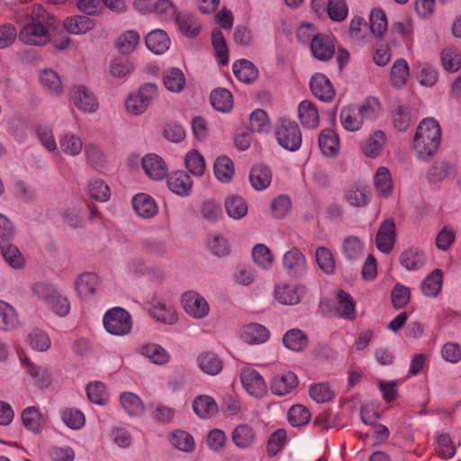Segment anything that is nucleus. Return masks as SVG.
<instances>
[{
  "mask_svg": "<svg viewBox=\"0 0 461 461\" xmlns=\"http://www.w3.org/2000/svg\"><path fill=\"white\" fill-rule=\"evenodd\" d=\"M441 141L439 123L433 118H426L419 124L414 138L413 148L420 159H429L438 150Z\"/></svg>",
  "mask_w": 461,
  "mask_h": 461,
  "instance_id": "f257e3e1",
  "label": "nucleus"
},
{
  "mask_svg": "<svg viewBox=\"0 0 461 461\" xmlns=\"http://www.w3.org/2000/svg\"><path fill=\"white\" fill-rule=\"evenodd\" d=\"M56 19L41 5L34 6L31 23L23 25L19 32V39L26 44L42 45L46 41L42 37L47 36L48 29L54 28Z\"/></svg>",
  "mask_w": 461,
  "mask_h": 461,
  "instance_id": "f03ea898",
  "label": "nucleus"
},
{
  "mask_svg": "<svg viewBox=\"0 0 461 461\" xmlns=\"http://www.w3.org/2000/svg\"><path fill=\"white\" fill-rule=\"evenodd\" d=\"M278 144L286 150L296 151L302 144V132L298 124L288 119H280L276 126Z\"/></svg>",
  "mask_w": 461,
  "mask_h": 461,
  "instance_id": "7ed1b4c3",
  "label": "nucleus"
},
{
  "mask_svg": "<svg viewBox=\"0 0 461 461\" xmlns=\"http://www.w3.org/2000/svg\"><path fill=\"white\" fill-rule=\"evenodd\" d=\"M103 323L106 331L114 336H124L132 329L131 314L121 307L108 310L104 317Z\"/></svg>",
  "mask_w": 461,
  "mask_h": 461,
  "instance_id": "20e7f679",
  "label": "nucleus"
},
{
  "mask_svg": "<svg viewBox=\"0 0 461 461\" xmlns=\"http://www.w3.org/2000/svg\"><path fill=\"white\" fill-rule=\"evenodd\" d=\"M185 312L194 319H203L208 315L210 306L205 298L195 291H187L181 296Z\"/></svg>",
  "mask_w": 461,
  "mask_h": 461,
  "instance_id": "39448f33",
  "label": "nucleus"
},
{
  "mask_svg": "<svg viewBox=\"0 0 461 461\" xmlns=\"http://www.w3.org/2000/svg\"><path fill=\"white\" fill-rule=\"evenodd\" d=\"M240 381L243 388L252 396L261 397L267 393V384L262 375L251 367L241 370Z\"/></svg>",
  "mask_w": 461,
  "mask_h": 461,
  "instance_id": "423d86ee",
  "label": "nucleus"
},
{
  "mask_svg": "<svg viewBox=\"0 0 461 461\" xmlns=\"http://www.w3.org/2000/svg\"><path fill=\"white\" fill-rule=\"evenodd\" d=\"M0 250L5 262L14 269H22L25 266V259L19 249L9 242L10 233L0 232Z\"/></svg>",
  "mask_w": 461,
  "mask_h": 461,
  "instance_id": "0eeeda50",
  "label": "nucleus"
},
{
  "mask_svg": "<svg viewBox=\"0 0 461 461\" xmlns=\"http://www.w3.org/2000/svg\"><path fill=\"white\" fill-rule=\"evenodd\" d=\"M149 314L157 321H160L167 325H173L178 321V316L175 307L158 298H153L151 300Z\"/></svg>",
  "mask_w": 461,
  "mask_h": 461,
  "instance_id": "6e6552de",
  "label": "nucleus"
},
{
  "mask_svg": "<svg viewBox=\"0 0 461 461\" xmlns=\"http://www.w3.org/2000/svg\"><path fill=\"white\" fill-rule=\"evenodd\" d=\"M310 88L314 96L322 102H330L334 99L335 89L329 78L323 74L318 73L312 77Z\"/></svg>",
  "mask_w": 461,
  "mask_h": 461,
  "instance_id": "1a4fd4ad",
  "label": "nucleus"
},
{
  "mask_svg": "<svg viewBox=\"0 0 461 461\" xmlns=\"http://www.w3.org/2000/svg\"><path fill=\"white\" fill-rule=\"evenodd\" d=\"M311 50L317 59L328 61L335 54V46L329 36L315 33L311 41Z\"/></svg>",
  "mask_w": 461,
  "mask_h": 461,
  "instance_id": "9d476101",
  "label": "nucleus"
},
{
  "mask_svg": "<svg viewBox=\"0 0 461 461\" xmlns=\"http://www.w3.org/2000/svg\"><path fill=\"white\" fill-rule=\"evenodd\" d=\"M283 267L290 276H302L306 271V258L298 249H291L283 256Z\"/></svg>",
  "mask_w": 461,
  "mask_h": 461,
  "instance_id": "9b49d317",
  "label": "nucleus"
},
{
  "mask_svg": "<svg viewBox=\"0 0 461 461\" xmlns=\"http://www.w3.org/2000/svg\"><path fill=\"white\" fill-rule=\"evenodd\" d=\"M142 168L151 179L159 180L167 176V167L161 157L156 154H148L143 157Z\"/></svg>",
  "mask_w": 461,
  "mask_h": 461,
  "instance_id": "f8f14e48",
  "label": "nucleus"
},
{
  "mask_svg": "<svg viewBox=\"0 0 461 461\" xmlns=\"http://www.w3.org/2000/svg\"><path fill=\"white\" fill-rule=\"evenodd\" d=\"M71 96L75 105L83 112H95L98 103L95 95L85 86H74Z\"/></svg>",
  "mask_w": 461,
  "mask_h": 461,
  "instance_id": "ddd939ff",
  "label": "nucleus"
},
{
  "mask_svg": "<svg viewBox=\"0 0 461 461\" xmlns=\"http://www.w3.org/2000/svg\"><path fill=\"white\" fill-rule=\"evenodd\" d=\"M231 439L237 447L247 449L256 443L257 434L251 426L240 424L232 430Z\"/></svg>",
  "mask_w": 461,
  "mask_h": 461,
  "instance_id": "4468645a",
  "label": "nucleus"
},
{
  "mask_svg": "<svg viewBox=\"0 0 461 461\" xmlns=\"http://www.w3.org/2000/svg\"><path fill=\"white\" fill-rule=\"evenodd\" d=\"M274 295L279 303L294 305L301 300V290L294 285L281 283L276 285Z\"/></svg>",
  "mask_w": 461,
  "mask_h": 461,
  "instance_id": "2eb2a0df",
  "label": "nucleus"
},
{
  "mask_svg": "<svg viewBox=\"0 0 461 461\" xmlns=\"http://www.w3.org/2000/svg\"><path fill=\"white\" fill-rule=\"evenodd\" d=\"M137 351L139 354L147 357L150 362L156 365H165L170 360V354L159 344H143L137 349Z\"/></svg>",
  "mask_w": 461,
  "mask_h": 461,
  "instance_id": "dca6fc26",
  "label": "nucleus"
},
{
  "mask_svg": "<svg viewBox=\"0 0 461 461\" xmlns=\"http://www.w3.org/2000/svg\"><path fill=\"white\" fill-rule=\"evenodd\" d=\"M399 260L402 267L407 271H417L426 264L424 253L415 248H410L402 251Z\"/></svg>",
  "mask_w": 461,
  "mask_h": 461,
  "instance_id": "f3484780",
  "label": "nucleus"
},
{
  "mask_svg": "<svg viewBox=\"0 0 461 461\" xmlns=\"http://www.w3.org/2000/svg\"><path fill=\"white\" fill-rule=\"evenodd\" d=\"M167 186L176 194L185 196L189 194L193 182L185 172L176 171L167 176Z\"/></svg>",
  "mask_w": 461,
  "mask_h": 461,
  "instance_id": "a211bd4d",
  "label": "nucleus"
},
{
  "mask_svg": "<svg viewBox=\"0 0 461 461\" xmlns=\"http://www.w3.org/2000/svg\"><path fill=\"white\" fill-rule=\"evenodd\" d=\"M146 47L155 54H162L168 50L170 39L163 30H154L145 37Z\"/></svg>",
  "mask_w": 461,
  "mask_h": 461,
  "instance_id": "6ab92c4d",
  "label": "nucleus"
},
{
  "mask_svg": "<svg viewBox=\"0 0 461 461\" xmlns=\"http://www.w3.org/2000/svg\"><path fill=\"white\" fill-rule=\"evenodd\" d=\"M99 285V278L94 273H84L78 276L75 281L76 290L83 298H86L95 294Z\"/></svg>",
  "mask_w": 461,
  "mask_h": 461,
  "instance_id": "aec40b11",
  "label": "nucleus"
},
{
  "mask_svg": "<svg viewBox=\"0 0 461 461\" xmlns=\"http://www.w3.org/2000/svg\"><path fill=\"white\" fill-rule=\"evenodd\" d=\"M298 384L297 376L287 372L283 375H276L271 384V391L274 394L284 396L294 390Z\"/></svg>",
  "mask_w": 461,
  "mask_h": 461,
  "instance_id": "412c9836",
  "label": "nucleus"
},
{
  "mask_svg": "<svg viewBox=\"0 0 461 461\" xmlns=\"http://www.w3.org/2000/svg\"><path fill=\"white\" fill-rule=\"evenodd\" d=\"M63 25L70 34H83L93 30L95 23L86 15H74L66 18Z\"/></svg>",
  "mask_w": 461,
  "mask_h": 461,
  "instance_id": "4be33fe9",
  "label": "nucleus"
},
{
  "mask_svg": "<svg viewBox=\"0 0 461 461\" xmlns=\"http://www.w3.org/2000/svg\"><path fill=\"white\" fill-rule=\"evenodd\" d=\"M319 147L323 155L336 156L339 149V140L337 133L331 129H324L319 136Z\"/></svg>",
  "mask_w": 461,
  "mask_h": 461,
  "instance_id": "5701e85b",
  "label": "nucleus"
},
{
  "mask_svg": "<svg viewBox=\"0 0 461 461\" xmlns=\"http://www.w3.org/2000/svg\"><path fill=\"white\" fill-rule=\"evenodd\" d=\"M194 411L202 419H209L218 412V404L209 395H199L193 402Z\"/></svg>",
  "mask_w": 461,
  "mask_h": 461,
  "instance_id": "b1692460",
  "label": "nucleus"
},
{
  "mask_svg": "<svg viewBox=\"0 0 461 461\" xmlns=\"http://www.w3.org/2000/svg\"><path fill=\"white\" fill-rule=\"evenodd\" d=\"M240 336L244 341L249 344H260L268 339L269 331L261 324L250 323L242 329Z\"/></svg>",
  "mask_w": 461,
  "mask_h": 461,
  "instance_id": "393cba45",
  "label": "nucleus"
},
{
  "mask_svg": "<svg viewBox=\"0 0 461 461\" xmlns=\"http://www.w3.org/2000/svg\"><path fill=\"white\" fill-rule=\"evenodd\" d=\"M120 402L125 412L132 417H140L145 411V405L135 393L124 392L120 396Z\"/></svg>",
  "mask_w": 461,
  "mask_h": 461,
  "instance_id": "a878e982",
  "label": "nucleus"
},
{
  "mask_svg": "<svg viewBox=\"0 0 461 461\" xmlns=\"http://www.w3.org/2000/svg\"><path fill=\"white\" fill-rule=\"evenodd\" d=\"M298 116L304 127L315 128L320 122L319 113L311 101H302L298 106Z\"/></svg>",
  "mask_w": 461,
  "mask_h": 461,
  "instance_id": "bb28decb",
  "label": "nucleus"
},
{
  "mask_svg": "<svg viewBox=\"0 0 461 461\" xmlns=\"http://www.w3.org/2000/svg\"><path fill=\"white\" fill-rule=\"evenodd\" d=\"M233 73L235 77L243 83H252L258 77V71L254 64L247 59H240L233 63Z\"/></svg>",
  "mask_w": 461,
  "mask_h": 461,
  "instance_id": "cd10ccee",
  "label": "nucleus"
},
{
  "mask_svg": "<svg viewBox=\"0 0 461 461\" xmlns=\"http://www.w3.org/2000/svg\"><path fill=\"white\" fill-rule=\"evenodd\" d=\"M272 173L268 167L260 164L254 166L249 174V181L256 190H264L271 183Z\"/></svg>",
  "mask_w": 461,
  "mask_h": 461,
  "instance_id": "c85d7f7f",
  "label": "nucleus"
},
{
  "mask_svg": "<svg viewBox=\"0 0 461 461\" xmlns=\"http://www.w3.org/2000/svg\"><path fill=\"white\" fill-rule=\"evenodd\" d=\"M443 282V272L440 269H434L421 283V292L425 296L436 297L441 288Z\"/></svg>",
  "mask_w": 461,
  "mask_h": 461,
  "instance_id": "c756f323",
  "label": "nucleus"
},
{
  "mask_svg": "<svg viewBox=\"0 0 461 461\" xmlns=\"http://www.w3.org/2000/svg\"><path fill=\"white\" fill-rule=\"evenodd\" d=\"M132 206L136 213L143 218H149L157 213L154 200L146 194H138L132 199Z\"/></svg>",
  "mask_w": 461,
  "mask_h": 461,
  "instance_id": "7c9ffc66",
  "label": "nucleus"
},
{
  "mask_svg": "<svg viewBox=\"0 0 461 461\" xmlns=\"http://www.w3.org/2000/svg\"><path fill=\"white\" fill-rule=\"evenodd\" d=\"M19 325L16 310L9 303L0 300V330H14Z\"/></svg>",
  "mask_w": 461,
  "mask_h": 461,
  "instance_id": "2f4dec72",
  "label": "nucleus"
},
{
  "mask_svg": "<svg viewBox=\"0 0 461 461\" xmlns=\"http://www.w3.org/2000/svg\"><path fill=\"white\" fill-rule=\"evenodd\" d=\"M283 342L288 349L299 352L307 347L308 339L303 330L292 329L285 333Z\"/></svg>",
  "mask_w": 461,
  "mask_h": 461,
  "instance_id": "473e14b6",
  "label": "nucleus"
},
{
  "mask_svg": "<svg viewBox=\"0 0 461 461\" xmlns=\"http://www.w3.org/2000/svg\"><path fill=\"white\" fill-rule=\"evenodd\" d=\"M211 104L220 112L227 113L232 109L233 99L231 93L226 88H216L211 93Z\"/></svg>",
  "mask_w": 461,
  "mask_h": 461,
  "instance_id": "72a5a7b5",
  "label": "nucleus"
},
{
  "mask_svg": "<svg viewBox=\"0 0 461 461\" xmlns=\"http://www.w3.org/2000/svg\"><path fill=\"white\" fill-rule=\"evenodd\" d=\"M197 363L201 370L210 375H216L222 369L221 359L212 352L201 354L197 358Z\"/></svg>",
  "mask_w": 461,
  "mask_h": 461,
  "instance_id": "f704fd0d",
  "label": "nucleus"
},
{
  "mask_svg": "<svg viewBox=\"0 0 461 461\" xmlns=\"http://www.w3.org/2000/svg\"><path fill=\"white\" fill-rule=\"evenodd\" d=\"M337 311L343 318L353 320L356 315V303L353 297L343 290L337 292Z\"/></svg>",
  "mask_w": 461,
  "mask_h": 461,
  "instance_id": "c9c22d12",
  "label": "nucleus"
},
{
  "mask_svg": "<svg viewBox=\"0 0 461 461\" xmlns=\"http://www.w3.org/2000/svg\"><path fill=\"white\" fill-rule=\"evenodd\" d=\"M20 359L39 387H46L50 384V375L46 369L37 366L27 357H22Z\"/></svg>",
  "mask_w": 461,
  "mask_h": 461,
  "instance_id": "e433bc0d",
  "label": "nucleus"
},
{
  "mask_svg": "<svg viewBox=\"0 0 461 461\" xmlns=\"http://www.w3.org/2000/svg\"><path fill=\"white\" fill-rule=\"evenodd\" d=\"M213 171L218 180L228 183L234 175V164L230 158L221 156L215 160Z\"/></svg>",
  "mask_w": 461,
  "mask_h": 461,
  "instance_id": "4c0bfd02",
  "label": "nucleus"
},
{
  "mask_svg": "<svg viewBox=\"0 0 461 461\" xmlns=\"http://www.w3.org/2000/svg\"><path fill=\"white\" fill-rule=\"evenodd\" d=\"M225 209L228 215L235 220L243 218L248 212L245 200L236 194L229 195L225 200Z\"/></svg>",
  "mask_w": 461,
  "mask_h": 461,
  "instance_id": "58836bf2",
  "label": "nucleus"
},
{
  "mask_svg": "<svg viewBox=\"0 0 461 461\" xmlns=\"http://www.w3.org/2000/svg\"><path fill=\"white\" fill-rule=\"evenodd\" d=\"M364 244L356 236H348L342 244V253L348 260H357L364 253Z\"/></svg>",
  "mask_w": 461,
  "mask_h": 461,
  "instance_id": "ea45409f",
  "label": "nucleus"
},
{
  "mask_svg": "<svg viewBox=\"0 0 461 461\" xmlns=\"http://www.w3.org/2000/svg\"><path fill=\"white\" fill-rule=\"evenodd\" d=\"M375 186L383 196L388 197L393 191L391 173L388 168L380 167L375 176Z\"/></svg>",
  "mask_w": 461,
  "mask_h": 461,
  "instance_id": "a19ab883",
  "label": "nucleus"
},
{
  "mask_svg": "<svg viewBox=\"0 0 461 461\" xmlns=\"http://www.w3.org/2000/svg\"><path fill=\"white\" fill-rule=\"evenodd\" d=\"M165 87L170 92H180L185 85L184 73L178 68H171L163 77Z\"/></svg>",
  "mask_w": 461,
  "mask_h": 461,
  "instance_id": "79ce46f5",
  "label": "nucleus"
},
{
  "mask_svg": "<svg viewBox=\"0 0 461 461\" xmlns=\"http://www.w3.org/2000/svg\"><path fill=\"white\" fill-rule=\"evenodd\" d=\"M24 427L32 431L39 432L43 426V418L40 411L35 407H27L22 413Z\"/></svg>",
  "mask_w": 461,
  "mask_h": 461,
  "instance_id": "37998d69",
  "label": "nucleus"
},
{
  "mask_svg": "<svg viewBox=\"0 0 461 461\" xmlns=\"http://www.w3.org/2000/svg\"><path fill=\"white\" fill-rule=\"evenodd\" d=\"M252 258L255 264L264 269L271 268L274 258L270 249L264 244H257L252 249Z\"/></svg>",
  "mask_w": 461,
  "mask_h": 461,
  "instance_id": "c03bdc74",
  "label": "nucleus"
},
{
  "mask_svg": "<svg viewBox=\"0 0 461 461\" xmlns=\"http://www.w3.org/2000/svg\"><path fill=\"white\" fill-rule=\"evenodd\" d=\"M370 30L378 39L383 38L387 30V19L385 13L380 8H375L370 14Z\"/></svg>",
  "mask_w": 461,
  "mask_h": 461,
  "instance_id": "a18cd8bd",
  "label": "nucleus"
},
{
  "mask_svg": "<svg viewBox=\"0 0 461 461\" xmlns=\"http://www.w3.org/2000/svg\"><path fill=\"white\" fill-rule=\"evenodd\" d=\"M212 43L219 62L222 66H226L229 62V50L222 32L217 28L212 32Z\"/></svg>",
  "mask_w": 461,
  "mask_h": 461,
  "instance_id": "49530a36",
  "label": "nucleus"
},
{
  "mask_svg": "<svg viewBox=\"0 0 461 461\" xmlns=\"http://www.w3.org/2000/svg\"><path fill=\"white\" fill-rule=\"evenodd\" d=\"M170 443L184 452H192L195 447L193 437L184 430H175L170 434Z\"/></svg>",
  "mask_w": 461,
  "mask_h": 461,
  "instance_id": "de8ad7c7",
  "label": "nucleus"
},
{
  "mask_svg": "<svg viewBox=\"0 0 461 461\" xmlns=\"http://www.w3.org/2000/svg\"><path fill=\"white\" fill-rule=\"evenodd\" d=\"M140 35L135 31H127L118 37L115 45L122 54L131 53L139 44Z\"/></svg>",
  "mask_w": 461,
  "mask_h": 461,
  "instance_id": "09e8293b",
  "label": "nucleus"
},
{
  "mask_svg": "<svg viewBox=\"0 0 461 461\" xmlns=\"http://www.w3.org/2000/svg\"><path fill=\"white\" fill-rule=\"evenodd\" d=\"M391 80L394 86L402 87L409 77V66L405 59H397L391 68Z\"/></svg>",
  "mask_w": 461,
  "mask_h": 461,
  "instance_id": "8fccbe9b",
  "label": "nucleus"
},
{
  "mask_svg": "<svg viewBox=\"0 0 461 461\" xmlns=\"http://www.w3.org/2000/svg\"><path fill=\"white\" fill-rule=\"evenodd\" d=\"M287 420L294 427L303 426L310 421L311 412L303 405L295 404L289 409Z\"/></svg>",
  "mask_w": 461,
  "mask_h": 461,
  "instance_id": "3c124183",
  "label": "nucleus"
},
{
  "mask_svg": "<svg viewBox=\"0 0 461 461\" xmlns=\"http://www.w3.org/2000/svg\"><path fill=\"white\" fill-rule=\"evenodd\" d=\"M185 164L187 170L197 176L203 175L205 170V161L203 157L195 149L188 152L185 158Z\"/></svg>",
  "mask_w": 461,
  "mask_h": 461,
  "instance_id": "603ef678",
  "label": "nucleus"
},
{
  "mask_svg": "<svg viewBox=\"0 0 461 461\" xmlns=\"http://www.w3.org/2000/svg\"><path fill=\"white\" fill-rule=\"evenodd\" d=\"M63 422L72 429H80L86 422L84 413L78 409L66 408L61 412Z\"/></svg>",
  "mask_w": 461,
  "mask_h": 461,
  "instance_id": "864d4df0",
  "label": "nucleus"
},
{
  "mask_svg": "<svg viewBox=\"0 0 461 461\" xmlns=\"http://www.w3.org/2000/svg\"><path fill=\"white\" fill-rule=\"evenodd\" d=\"M86 395L95 404L103 405L108 399L105 385L101 382H91L86 386Z\"/></svg>",
  "mask_w": 461,
  "mask_h": 461,
  "instance_id": "5fc2aeb1",
  "label": "nucleus"
},
{
  "mask_svg": "<svg viewBox=\"0 0 461 461\" xmlns=\"http://www.w3.org/2000/svg\"><path fill=\"white\" fill-rule=\"evenodd\" d=\"M340 122L344 129L350 131H357L362 124V119L352 106H347L341 110Z\"/></svg>",
  "mask_w": 461,
  "mask_h": 461,
  "instance_id": "6e6d98bb",
  "label": "nucleus"
},
{
  "mask_svg": "<svg viewBox=\"0 0 461 461\" xmlns=\"http://www.w3.org/2000/svg\"><path fill=\"white\" fill-rule=\"evenodd\" d=\"M385 143V136L382 131H376L370 136L363 146L364 153L368 157L378 155Z\"/></svg>",
  "mask_w": 461,
  "mask_h": 461,
  "instance_id": "4d7b16f0",
  "label": "nucleus"
},
{
  "mask_svg": "<svg viewBox=\"0 0 461 461\" xmlns=\"http://www.w3.org/2000/svg\"><path fill=\"white\" fill-rule=\"evenodd\" d=\"M269 130V121L267 113L262 109H256L249 117V131L252 132H266Z\"/></svg>",
  "mask_w": 461,
  "mask_h": 461,
  "instance_id": "13d9d810",
  "label": "nucleus"
},
{
  "mask_svg": "<svg viewBox=\"0 0 461 461\" xmlns=\"http://www.w3.org/2000/svg\"><path fill=\"white\" fill-rule=\"evenodd\" d=\"M316 262L319 267L327 275L335 270V260L331 252L324 247H319L315 252Z\"/></svg>",
  "mask_w": 461,
  "mask_h": 461,
  "instance_id": "bf43d9fd",
  "label": "nucleus"
},
{
  "mask_svg": "<svg viewBox=\"0 0 461 461\" xmlns=\"http://www.w3.org/2000/svg\"><path fill=\"white\" fill-rule=\"evenodd\" d=\"M42 86L55 94L62 92V83L59 75L52 69H44L40 74Z\"/></svg>",
  "mask_w": 461,
  "mask_h": 461,
  "instance_id": "052dcab7",
  "label": "nucleus"
},
{
  "mask_svg": "<svg viewBox=\"0 0 461 461\" xmlns=\"http://www.w3.org/2000/svg\"><path fill=\"white\" fill-rule=\"evenodd\" d=\"M410 298V288L402 284H396L391 292L392 303L395 309L404 308L409 303Z\"/></svg>",
  "mask_w": 461,
  "mask_h": 461,
  "instance_id": "680f3d73",
  "label": "nucleus"
},
{
  "mask_svg": "<svg viewBox=\"0 0 461 461\" xmlns=\"http://www.w3.org/2000/svg\"><path fill=\"white\" fill-rule=\"evenodd\" d=\"M175 22L177 23L180 32L187 37H195L200 32L199 24L191 16L181 15L179 14L175 19Z\"/></svg>",
  "mask_w": 461,
  "mask_h": 461,
  "instance_id": "e2e57ef3",
  "label": "nucleus"
},
{
  "mask_svg": "<svg viewBox=\"0 0 461 461\" xmlns=\"http://www.w3.org/2000/svg\"><path fill=\"white\" fill-rule=\"evenodd\" d=\"M454 170V167L446 161H437L428 172V177L432 182H439L447 178Z\"/></svg>",
  "mask_w": 461,
  "mask_h": 461,
  "instance_id": "0e129e2a",
  "label": "nucleus"
},
{
  "mask_svg": "<svg viewBox=\"0 0 461 461\" xmlns=\"http://www.w3.org/2000/svg\"><path fill=\"white\" fill-rule=\"evenodd\" d=\"M152 12L165 20H175L179 14L177 8L170 0H158L152 5Z\"/></svg>",
  "mask_w": 461,
  "mask_h": 461,
  "instance_id": "69168bd1",
  "label": "nucleus"
},
{
  "mask_svg": "<svg viewBox=\"0 0 461 461\" xmlns=\"http://www.w3.org/2000/svg\"><path fill=\"white\" fill-rule=\"evenodd\" d=\"M441 63L447 72H456L461 64V56L453 49H444L441 51Z\"/></svg>",
  "mask_w": 461,
  "mask_h": 461,
  "instance_id": "338daca9",
  "label": "nucleus"
},
{
  "mask_svg": "<svg viewBox=\"0 0 461 461\" xmlns=\"http://www.w3.org/2000/svg\"><path fill=\"white\" fill-rule=\"evenodd\" d=\"M309 393L311 398L318 403L329 402L334 396L333 391L326 383H320L312 385L309 389Z\"/></svg>",
  "mask_w": 461,
  "mask_h": 461,
  "instance_id": "774afa93",
  "label": "nucleus"
}]
</instances>
